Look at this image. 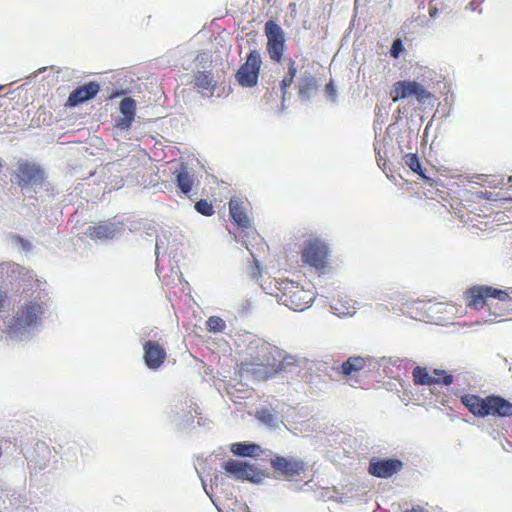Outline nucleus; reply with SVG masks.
Masks as SVG:
<instances>
[{
    "label": "nucleus",
    "instance_id": "f257e3e1",
    "mask_svg": "<svg viewBox=\"0 0 512 512\" xmlns=\"http://www.w3.org/2000/svg\"><path fill=\"white\" fill-rule=\"evenodd\" d=\"M284 368V352L263 339L255 338L248 343L245 357L238 365V372L241 377L267 380Z\"/></svg>",
    "mask_w": 512,
    "mask_h": 512
},
{
    "label": "nucleus",
    "instance_id": "f03ea898",
    "mask_svg": "<svg viewBox=\"0 0 512 512\" xmlns=\"http://www.w3.org/2000/svg\"><path fill=\"white\" fill-rule=\"evenodd\" d=\"M460 401L476 417L506 418L512 416V403L499 395L482 398L475 394H464L460 397Z\"/></svg>",
    "mask_w": 512,
    "mask_h": 512
},
{
    "label": "nucleus",
    "instance_id": "7ed1b4c3",
    "mask_svg": "<svg viewBox=\"0 0 512 512\" xmlns=\"http://www.w3.org/2000/svg\"><path fill=\"white\" fill-rule=\"evenodd\" d=\"M43 308L36 301H28L21 305L13 319L6 328V333L10 336L22 333L27 328L37 326L40 322Z\"/></svg>",
    "mask_w": 512,
    "mask_h": 512
},
{
    "label": "nucleus",
    "instance_id": "20e7f679",
    "mask_svg": "<svg viewBox=\"0 0 512 512\" xmlns=\"http://www.w3.org/2000/svg\"><path fill=\"white\" fill-rule=\"evenodd\" d=\"M280 301L294 311H303L313 301L314 294L293 281H283L280 284Z\"/></svg>",
    "mask_w": 512,
    "mask_h": 512
},
{
    "label": "nucleus",
    "instance_id": "39448f33",
    "mask_svg": "<svg viewBox=\"0 0 512 512\" xmlns=\"http://www.w3.org/2000/svg\"><path fill=\"white\" fill-rule=\"evenodd\" d=\"M301 260L304 265L314 268L316 271H324L329 261L328 245L320 238L307 240L301 251Z\"/></svg>",
    "mask_w": 512,
    "mask_h": 512
},
{
    "label": "nucleus",
    "instance_id": "423d86ee",
    "mask_svg": "<svg viewBox=\"0 0 512 512\" xmlns=\"http://www.w3.org/2000/svg\"><path fill=\"white\" fill-rule=\"evenodd\" d=\"M490 298L505 302L510 296L507 290L487 285L473 286L465 292L466 305L475 310L483 309Z\"/></svg>",
    "mask_w": 512,
    "mask_h": 512
},
{
    "label": "nucleus",
    "instance_id": "0eeeda50",
    "mask_svg": "<svg viewBox=\"0 0 512 512\" xmlns=\"http://www.w3.org/2000/svg\"><path fill=\"white\" fill-rule=\"evenodd\" d=\"M262 66L261 54L258 50L250 51L243 64L235 73V79L241 87L252 88L258 84Z\"/></svg>",
    "mask_w": 512,
    "mask_h": 512
},
{
    "label": "nucleus",
    "instance_id": "6e6552de",
    "mask_svg": "<svg viewBox=\"0 0 512 512\" xmlns=\"http://www.w3.org/2000/svg\"><path fill=\"white\" fill-rule=\"evenodd\" d=\"M264 33L267 37L266 50L270 60L280 63L285 49V32L274 20H268L264 26Z\"/></svg>",
    "mask_w": 512,
    "mask_h": 512
},
{
    "label": "nucleus",
    "instance_id": "1a4fd4ad",
    "mask_svg": "<svg viewBox=\"0 0 512 512\" xmlns=\"http://www.w3.org/2000/svg\"><path fill=\"white\" fill-rule=\"evenodd\" d=\"M13 177L12 182L16 183L21 189L33 188L42 186L44 171L35 163L20 161L13 173Z\"/></svg>",
    "mask_w": 512,
    "mask_h": 512
},
{
    "label": "nucleus",
    "instance_id": "9d476101",
    "mask_svg": "<svg viewBox=\"0 0 512 512\" xmlns=\"http://www.w3.org/2000/svg\"><path fill=\"white\" fill-rule=\"evenodd\" d=\"M393 102L414 96L417 101L424 102L430 98L431 94L416 81L401 80L395 82L389 92Z\"/></svg>",
    "mask_w": 512,
    "mask_h": 512
},
{
    "label": "nucleus",
    "instance_id": "9b49d317",
    "mask_svg": "<svg viewBox=\"0 0 512 512\" xmlns=\"http://www.w3.org/2000/svg\"><path fill=\"white\" fill-rule=\"evenodd\" d=\"M273 471L286 479H294L306 471V464L303 460L295 457H284L275 455L270 460Z\"/></svg>",
    "mask_w": 512,
    "mask_h": 512
},
{
    "label": "nucleus",
    "instance_id": "f8f14e48",
    "mask_svg": "<svg viewBox=\"0 0 512 512\" xmlns=\"http://www.w3.org/2000/svg\"><path fill=\"white\" fill-rule=\"evenodd\" d=\"M413 382L416 385H444L449 386L453 383V375L443 369H433L429 372L426 367L416 366L412 371Z\"/></svg>",
    "mask_w": 512,
    "mask_h": 512
},
{
    "label": "nucleus",
    "instance_id": "ddd939ff",
    "mask_svg": "<svg viewBox=\"0 0 512 512\" xmlns=\"http://www.w3.org/2000/svg\"><path fill=\"white\" fill-rule=\"evenodd\" d=\"M228 475L233 476L238 480H248L254 483H259L265 478L263 471L254 465L238 460H229L223 466Z\"/></svg>",
    "mask_w": 512,
    "mask_h": 512
},
{
    "label": "nucleus",
    "instance_id": "4468645a",
    "mask_svg": "<svg viewBox=\"0 0 512 512\" xmlns=\"http://www.w3.org/2000/svg\"><path fill=\"white\" fill-rule=\"evenodd\" d=\"M402 468L401 460L372 458L369 462L368 473L377 478H390L400 472Z\"/></svg>",
    "mask_w": 512,
    "mask_h": 512
},
{
    "label": "nucleus",
    "instance_id": "2eb2a0df",
    "mask_svg": "<svg viewBox=\"0 0 512 512\" xmlns=\"http://www.w3.org/2000/svg\"><path fill=\"white\" fill-rule=\"evenodd\" d=\"M167 358V352L163 344L149 340L143 344V360L151 370L159 369Z\"/></svg>",
    "mask_w": 512,
    "mask_h": 512
},
{
    "label": "nucleus",
    "instance_id": "dca6fc26",
    "mask_svg": "<svg viewBox=\"0 0 512 512\" xmlns=\"http://www.w3.org/2000/svg\"><path fill=\"white\" fill-rule=\"evenodd\" d=\"M100 91V85L97 82L91 81L76 89H74L67 99L66 105L75 107L85 101L94 98Z\"/></svg>",
    "mask_w": 512,
    "mask_h": 512
},
{
    "label": "nucleus",
    "instance_id": "f3484780",
    "mask_svg": "<svg viewBox=\"0 0 512 512\" xmlns=\"http://www.w3.org/2000/svg\"><path fill=\"white\" fill-rule=\"evenodd\" d=\"M118 230L119 229L115 223L107 220L101 221L93 226H89L86 234L92 240H109L116 236Z\"/></svg>",
    "mask_w": 512,
    "mask_h": 512
},
{
    "label": "nucleus",
    "instance_id": "a211bd4d",
    "mask_svg": "<svg viewBox=\"0 0 512 512\" xmlns=\"http://www.w3.org/2000/svg\"><path fill=\"white\" fill-rule=\"evenodd\" d=\"M229 214L232 222L240 228H248L250 219L246 213V209L241 201L232 198L229 201Z\"/></svg>",
    "mask_w": 512,
    "mask_h": 512
},
{
    "label": "nucleus",
    "instance_id": "6ab92c4d",
    "mask_svg": "<svg viewBox=\"0 0 512 512\" xmlns=\"http://www.w3.org/2000/svg\"><path fill=\"white\" fill-rule=\"evenodd\" d=\"M194 87L203 95L212 96L216 89L211 71H198L194 75Z\"/></svg>",
    "mask_w": 512,
    "mask_h": 512
},
{
    "label": "nucleus",
    "instance_id": "aec40b11",
    "mask_svg": "<svg viewBox=\"0 0 512 512\" xmlns=\"http://www.w3.org/2000/svg\"><path fill=\"white\" fill-rule=\"evenodd\" d=\"M175 182L177 188L182 194L188 195L191 192L194 185V177L189 172L187 166L183 164L180 166L176 173Z\"/></svg>",
    "mask_w": 512,
    "mask_h": 512
},
{
    "label": "nucleus",
    "instance_id": "412c9836",
    "mask_svg": "<svg viewBox=\"0 0 512 512\" xmlns=\"http://www.w3.org/2000/svg\"><path fill=\"white\" fill-rule=\"evenodd\" d=\"M230 450L234 455L241 457H255L261 452L259 445L248 442L233 443Z\"/></svg>",
    "mask_w": 512,
    "mask_h": 512
},
{
    "label": "nucleus",
    "instance_id": "4be33fe9",
    "mask_svg": "<svg viewBox=\"0 0 512 512\" xmlns=\"http://www.w3.org/2000/svg\"><path fill=\"white\" fill-rule=\"evenodd\" d=\"M366 366V359L360 356L349 357L342 363L338 371L345 376H352Z\"/></svg>",
    "mask_w": 512,
    "mask_h": 512
},
{
    "label": "nucleus",
    "instance_id": "5701e85b",
    "mask_svg": "<svg viewBox=\"0 0 512 512\" xmlns=\"http://www.w3.org/2000/svg\"><path fill=\"white\" fill-rule=\"evenodd\" d=\"M403 161L414 173L418 174L423 180L431 184V178L424 174L417 154L408 153L404 155Z\"/></svg>",
    "mask_w": 512,
    "mask_h": 512
},
{
    "label": "nucleus",
    "instance_id": "b1692460",
    "mask_svg": "<svg viewBox=\"0 0 512 512\" xmlns=\"http://www.w3.org/2000/svg\"><path fill=\"white\" fill-rule=\"evenodd\" d=\"M296 74H297V68H296L295 61L290 60L289 67H288V73L283 78V80L281 81V84H280L281 91H282L283 95L286 94L287 88H289L292 85Z\"/></svg>",
    "mask_w": 512,
    "mask_h": 512
},
{
    "label": "nucleus",
    "instance_id": "393cba45",
    "mask_svg": "<svg viewBox=\"0 0 512 512\" xmlns=\"http://www.w3.org/2000/svg\"><path fill=\"white\" fill-rule=\"evenodd\" d=\"M120 111L125 116L135 117L136 101L131 97H125L120 102Z\"/></svg>",
    "mask_w": 512,
    "mask_h": 512
},
{
    "label": "nucleus",
    "instance_id": "a878e982",
    "mask_svg": "<svg viewBox=\"0 0 512 512\" xmlns=\"http://www.w3.org/2000/svg\"><path fill=\"white\" fill-rule=\"evenodd\" d=\"M226 328L224 320L217 316H211L206 321V329L209 332L217 333L222 332Z\"/></svg>",
    "mask_w": 512,
    "mask_h": 512
},
{
    "label": "nucleus",
    "instance_id": "bb28decb",
    "mask_svg": "<svg viewBox=\"0 0 512 512\" xmlns=\"http://www.w3.org/2000/svg\"><path fill=\"white\" fill-rule=\"evenodd\" d=\"M331 308L335 311V314L338 316H347L352 315L354 313V307L343 305L341 299H333L331 303Z\"/></svg>",
    "mask_w": 512,
    "mask_h": 512
},
{
    "label": "nucleus",
    "instance_id": "cd10ccee",
    "mask_svg": "<svg viewBox=\"0 0 512 512\" xmlns=\"http://www.w3.org/2000/svg\"><path fill=\"white\" fill-rule=\"evenodd\" d=\"M195 210L204 216H212L215 213L212 203L205 199H201L195 203Z\"/></svg>",
    "mask_w": 512,
    "mask_h": 512
},
{
    "label": "nucleus",
    "instance_id": "c85d7f7f",
    "mask_svg": "<svg viewBox=\"0 0 512 512\" xmlns=\"http://www.w3.org/2000/svg\"><path fill=\"white\" fill-rule=\"evenodd\" d=\"M256 418L269 426H272L275 423L274 413L266 408L258 410L256 412Z\"/></svg>",
    "mask_w": 512,
    "mask_h": 512
},
{
    "label": "nucleus",
    "instance_id": "c756f323",
    "mask_svg": "<svg viewBox=\"0 0 512 512\" xmlns=\"http://www.w3.org/2000/svg\"><path fill=\"white\" fill-rule=\"evenodd\" d=\"M404 51V46L401 39H396L392 43L391 49H390V55L393 58H398L399 55Z\"/></svg>",
    "mask_w": 512,
    "mask_h": 512
},
{
    "label": "nucleus",
    "instance_id": "7c9ffc66",
    "mask_svg": "<svg viewBox=\"0 0 512 512\" xmlns=\"http://www.w3.org/2000/svg\"><path fill=\"white\" fill-rule=\"evenodd\" d=\"M134 118L135 117L123 115V117L117 120L116 126L122 130L129 129L134 121Z\"/></svg>",
    "mask_w": 512,
    "mask_h": 512
},
{
    "label": "nucleus",
    "instance_id": "2f4dec72",
    "mask_svg": "<svg viewBox=\"0 0 512 512\" xmlns=\"http://www.w3.org/2000/svg\"><path fill=\"white\" fill-rule=\"evenodd\" d=\"M8 304V295L0 288V312H3Z\"/></svg>",
    "mask_w": 512,
    "mask_h": 512
},
{
    "label": "nucleus",
    "instance_id": "473e14b6",
    "mask_svg": "<svg viewBox=\"0 0 512 512\" xmlns=\"http://www.w3.org/2000/svg\"><path fill=\"white\" fill-rule=\"evenodd\" d=\"M326 91L332 95V96H335V87H334V84L332 81H330L329 83L326 84Z\"/></svg>",
    "mask_w": 512,
    "mask_h": 512
},
{
    "label": "nucleus",
    "instance_id": "72a5a7b5",
    "mask_svg": "<svg viewBox=\"0 0 512 512\" xmlns=\"http://www.w3.org/2000/svg\"><path fill=\"white\" fill-rule=\"evenodd\" d=\"M438 14V8L436 6L429 7V15L431 18H435Z\"/></svg>",
    "mask_w": 512,
    "mask_h": 512
},
{
    "label": "nucleus",
    "instance_id": "f704fd0d",
    "mask_svg": "<svg viewBox=\"0 0 512 512\" xmlns=\"http://www.w3.org/2000/svg\"><path fill=\"white\" fill-rule=\"evenodd\" d=\"M406 512H428L426 510H424L422 507L420 506H416V507H413L412 509L410 510H407Z\"/></svg>",
    "mask_w": 512,
    "mask_h": 512
},
{
    "label": "nucleus",
    "instance_id": "c9c22d12",
    "mask_svg": "<svg viewBox=\"0 0 512 512\" xmlns=\"http://www.w3.org/2000/svg\"><path fill=\"white\" fill-rule=\"evenodd\" d=\"M508 183H509V184H512V176H510V177L508 178Z\"/></svg>",
    "mask_w": 512,
    "mask_h": 512
},
{
    "label": "nucleus",
    "instance_id": "e433bc0d",
    "mask_svg": "<svg viewBox=\"0 0 512 512\" xmlns=\"http://www.w3.org/2000/svg\"><path fill=\"white\" fill-rule=\"evenodd\" d=\"M3 88V86L0 85V90Z\"/></svg>",
    "mask_w": 512,
    "mask_h": 512
}]
</instances>
